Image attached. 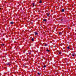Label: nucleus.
<instances>
[{
    "label": "nucleus",
    "mask_w": 76,
    "mask_h": 76,
    "mask_svg": "<svg viewBox=\"0 0 76 76\" xmlns=\"http://www.w3.org/2000/svg\"><path fill=\"white\" fill-rule=\"evenodd\" d=\"M39 3H42V1L40 0L39 2Z\"/></svg>",
    "instance_id": "obj_10"
},
{
    "label": "nucleus",
    "mask_w": 76,
    "mask_h": 76,
    "mask_svg": "<svg viewBox=\"0 0 76 76\" xmlns=\"http://www.w3.org/2000/svg\"><path fill=\"white\" fill-rule=\"evenodd\" d=\"M67 48L68 50H70V47L69 46H68V47H67Z\"/></svg>",
    "instance_id": "obj_9"
},
{
    "label": "nucleus",
    "mask_w": 76,
    "mask_h": 76,
    "mask_svg": "<svg viewBox=\"0 0 76 76\" xmlns=\"http://www.w3.org/2000/svg\"><path fill=\"white\" fill-rule=\"evenodd\" d=\"M10 23L11 24H13V22H11Z\"/></svg>",
    "instance_id": "obj_12"
},
{
    "label": "nucleus",
    "mask_w": 76,
    "mask_h": 76,
    "mask_svg": "<svg viewBox=\"0 0 76 76\" xmlns=\"http://www.w3.org/2000/svg\"><path fill=\"white\" fill-rule=\"evenodd\" d=\"M29 54H31V53H29Z\"/></svg>",
    "instance_id": "obj_19"
},
{
    "label": "nucleus",
    "mask_w": 76,
    "mask_h": 76,
    "mask_svg": "<svg viewBox=\"0 0 76 76\" xmlns=\"http://www.w3.org/2000/svg\"><path fill=\"white\" fill-rule=\"evenodd\" d=\"M72 56H73V57H74V56H75V54L73 53V54H72Z\"/></svg>",
    "instance_id": "obj_6"
},
{
    "label": "nucleus",
    "mask_w": 76,
    "mask_h": 76,
    "mask_svg": "<svg viewBox=\"0 0 76 76\" xmlns=\"http://www.w3.org/2000/svg\"><path fill=\"white\" fill-rule=\"evenodd\" d=\"M34 34L36 35H38V33L37 32H35Z\"/></svg>",
    "instance_id": "obj_1"
},
{
    "label": "nucleus",
    "mask_w": 76,
    "mask_h": 76,
    "mask_svg": "<svg viewBox=\"0 0 76 76\" xmlns=\"http://www.w3.org/2000/svg\"><path fill=\"white\" fill-rule=\"evenodd\" d=\"M46 51L48 52H50V50H48V49H47Z\"/></svg>",
    "instance_id": "obj_8"
},
{
    "label": "nucleus",
    "mask_w": 76,
    "mask_h": 76,
    "mask_svg": "<svg viewBox=\"0 0 76 76\" xmlns=\"http://www.w3.org/2000/svg\"><path fill=\"white\" fill-rule=\"evenodd\" d=\"M24 67H26V66H25V65H23Z\"/></svg>",
    "instance_id": "obj_16"
},
{
    "label": "nucleus",
    "mask_w": 76,
    "mask_h": 76,
    "mask_svg": "<svg viewBox=\"0 0 76 76\" xmlns=\"http://www.w3.org/2000/svg\"><path fill=\"white\" fill-rule=\"evenodd\" d=\"M46 46H47V44H45V47Z\"/></svg>",
    "instance_id": "obj_18"
},
{
    "label": "nucleus",
    "mask_w": 76,
    "mask_h": 76,
    "mask_svg": "<svg viewBox=\"0 0 76 76\" xmlns=\"http://www.w3.org/2000/svg\"><path fill=\"white\" fill-rule=\"evenodd\" d=\"M47 16H49V14H47Z\"/></svg>",
    "instance_id": "obj_14"
},
{
    "label": "nucleus",
    "mask_w": 76,
    "mask_h": 76,
    "mask_svg": "<svg viewBox=\"0 0 76 76\" xmlns=\"http://www.w3.org/2000/svg\"><path fill=\"white\" fill-rule=\"evenodd\" d=\"M43 21H44V22H47V19H44L43 20Z\"/></svg>",
    "instance_id": "obj_2"
},
{
    "label": "nucleus",
    "mask_w": 76,
    "mask_h": 76,
    "mask_svg": "<svg viewBox=\"0 0 76 76\" xmlns=\"http://www.w3.org/2000/svg\"><path fill=\"white\" fill-rule=\"evenodd\" d=\"M1 10V8H0V10Z\"/></svg>",
    "instance_id": "obj_21"
},
{
    "label": "nucleus",
    "mask_w": 76,
    "mask_h": 76,
    "mask_svg": "<svg viewBox=\"0 0 76 76\" xmlns=\"http://www.w3.org/2000/svg\"><path fill=\"white\" fill-rule=\"evenodd\" d=\"M34 38H32V39H31V41H34Z\"/></svg>",
    "instance_id": "obj_11"
},
{
    "label": "nucleus",
    "mask_w": 76,
    "mask_h": 76,
    "mask_svg": "<svg viewBox=\"0 0 76 76\" xmlns=\"http://www.w3.org/2000/svg\"><path fill=\"white\" fill-rule=\"evenodd\" d=\"M4 44H3L2 45H3V46H4Z\"/></svg>",
    "instance_id": "obj_17"
},
{
    "label": "nucleus",
    "mask_w": 76,
    "mask_h": 76,
    "mask_svg": "<svg viewBox=\"0 0 76 76\" xmlns=\"http://www.w3.org/2000/svg\"><path fill=\"white\" fill-rule=\"evenodd\" d=\"M61 21H62V20H63V19H61Z\"/></svg>",
    "instance_id": "obj_20"
},
{
    "label": "nucleus",
    "mask_w": 76,
    "mask_h": 76,
    "mask_svg": "<svg viewBox=\"0 0 76 76\" xmlns=\"http://www.w3.org/2000/svg\"><path fill=\"white\" fill-rule=\"evenodd\" d=\"M59 34L60 35H62V33H61V32H59Z\"/></svg>",
    "instance_id": "obj_4"
},
{
    "label": "nucleus",
    "mask_w": 76,
    "mask_h": 76,
    "mask_svg": "<svg viewBox=\"0 0 76 76\" xmlns=\"http://www.w3.org/2000/svg\"><path fill=\"white\" fill-rule=\"evenodd\" d=\"M62 12H64V9H62V10H61Z\"/></svg>",
    "instance_id": "obj_7"
},
{
    "label": "nucleus",
    "mask_w": 76,
    "mask_h": 76,
    "mask_svg": "<svg viewBox=\"0 0 76 76\" xmlns=\"http://www.w3.org/2000/svg\"><path fill=\"white\" fill-rule=\"evenodd\" d=\"M44 67H46V65H44Z\"/></svg>",
    "instance_id": "obj_15"
},
{
    "label": "nucleus",
    "mask_w": 76,
    "mask_h": 76,
    "mask_svg": "<svg viewBox=\"0 0 76 76\" xmlns=\"http://www.w3.org/2000/svg\"><path fill=\"white\" fill-rule=\"evenodd\" d=\"M38 75H39H39H40V74H39V73H38Z\"/></svg>",
    "instance_id": "obj_13"
},
{
    "label": "nucleus",
    "mask_w": 76,
    "mask_h": 76,
    "mask_svg": "<svg viewBox=\"0 0 76 76\" xmlns=\"http://www.w3.org/2000/svg\"><path fill=\"white\" fill-rule=\"evenodd\" d=\"M32 5H33V7H34V6H35V4L34 3H33Z\"/></svg>",
    "instance_id": "obj_3"
},
{
    "label": "nucleus",
    "mask_w": 76,
    "mask_h": 76,
    "mask_svg": "<svg viewBox=\"0 0 76 76\" xmlns=\"http://www.w3.org/2000/svg\"><path fill=\"white\" fill-rule=\"evenodd\" d=\"M59 53L60 54H61V51H59Z\"/></svg>",
    "instance_id": "obj_5"
}]
</instances>
